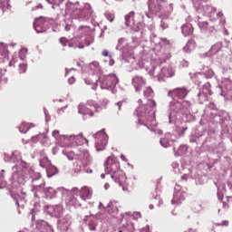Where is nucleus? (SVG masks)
Listing matches in <instances>:
<instances>
[{
	"mask_svg": "<svg viewBox=\"0 0 232 232\" xmlns=\"http://www.w3.org/2000/svg\"><path fill=\"white\" fill-rule=\"evenodd\" d=\"M34 27L37 34H43L48 30V21L44 18H40L34 23Z\"/></svg>",
	"mask_w": 232,
	"mask_h": 232,
	"instance_id": "5",
	"label": "nucleus"
},
{
	"mask_svg": "<svg viewBox=\"0 0 232 232\" xmlns=\"http://www.w3.org/2000/svg\"><path fill=\"white\" fill-rule=\"evenodd\" d=\"M77 65H78V66H81V63H78Z\"/></svg>",
	"mask_w": 232,
	"mask_h": 232,
	"instance_id": "51",
	"label": "nucleus"
},
{
	"mask_svg": "<svg viewBox=\"0 0 232 232\" xmlns=\"http://www.w3.org/2000/svg\"><path fill=\"white\" fill-rule=\"evenodd\" d=\"M119 83V78H117V75L115 74H110L108 76H105L103 80V84L107 86V88H112V86H117Z\"/></svg>",
	"mask_w": 232,
	"mask_h": 232,
	"instance_id": "8",
	"label": "nucleus"
},
{
	"mask_svg": "<svg viewBox=\"0 0 232 232\" xmlns=\"http://www.w3.org/2000/svg\"><path fill=\"white\" fill-rule=\"evenodd\" d=\"M59 130H53V135H58Z\"/></svg>",
	"mask_w": 232,
	"mask_h": 232,
	"instance_id": "44",
	"label": "nucleus"
},
{
	"mask_svg": "<svg viewBox=\"0 0 232 232\" xmlns=\"http://www.w3.org/2000/svg\"><path fill=\"white\" fill-rule=\"evenodd\" d=\"M160 142L163 148H169L170 146L169 139L161 138Z\"/></svg>",
	"mask_w": 232,
	"mask_h": 232,
	"instance_id": "21",
	"label": "nucleus"
},
{
	"mask_svg": "<svg viewBox=\"0 0 232 232\" xmlns=\"http://www.w3.org/2000/svg\"><path fill=\"white\" fill-rule=\"evenodd\" d=\"M0 50H1V47H0Z\"/></svg>",
	"mask_w": 232,
	"mask_h": 232,
	"instance_id": "53",
	"label": "nucleus"
},
{
	"mask_svg": "<svg viewBox=\"0 0 232 232\" xmlns=\"http://www.w3.org/2000/svg\"><path fill=\"white\" fill-rule=\"evenodd\" d=\"M65 29H66V30H70V25H66V26H65Z\"/></svg>",
	"mask_w": 232,
	"mask_h": 232,
	"instance_id": "46",
	"label": "nucleus"
},
{
	"mask_svg": "<svg viewBox=\"0 0 232 232\" xmlns=\"http://www.w3.org/2000/svg\"><path fill=\"white\" fill-rule=\"evenodd\" d=\"M32 218H33V220H35V216H33Z\"/></svg>",
	"mask_w": 232,
	"mask_h": 232,
	"instance_id": "50",
	"label": "nucleus"
},
{
	"mask_svg": "<svg viewBox=\"0 0 232 232\" xmlns=\"http://www.w3.org/2000/svg\"><path fill=\"white\" fill-rule=\"evenodd\" d=\"M50 164V161L48 160V158H44L40 160V166L41 168H46Z\"/></svg>",
	"mask_w": 232,
	"mask_h": 232,
	"instance_id": "22",
	"label": "nucleus"
},
{
	"mask_svg": "<svg viewBox=\"0 0 232 232\" xmlns=\"http://www.w3.org/2000/svg\"><path fill=\"white\" fill-rule=\"evenodd\" d=\"M75 77L72 76L71 78H69L68 82L69 84H75Z\"/></svg>",
	"mask_w": 232,
	"mask_h": 232,
	"instance_id": "35",
	"label": "nucleus"
},
{
	"mask_svg": "<svg viewBox=\"0 0 232 232\" xmlns=\"http://www.w3.org/2000/svg\"><path fill=\"white\" fill-rule=\"evenodd\" d=\"M144 94L146 95V92H144Z\"/></svg>",
	"mask_w": 232,
	"mask_h": 232,
	"instance_id": "52",
	"label": "nucleus"
},
{
	"mask_svg": "<svg viewBox=\"0 0 232 232\" xmlns=\"http://www.w3.org/2000/svg\"><path fill=\"white\" fill-rule=\"evenodd\" d=\"M105 171L111 175V178L122 186L123 189L128 186V178L124 171L121 170V163L115 156H109L104 163Z\"/></svg>",
	"mask_w": 232,
	"mask_h": 232,
	"instance_id": "1",
	"label": "nucleus"
},
{
	"mask_svg": "<svg viewBox=\"0 0 232 232\" xmlns=\"http://www.w3.org/2000/svg\"><path fill=\"white\" fill-rule=\"evenodd\" d=\"M125 24L130 28L135 26V13L133 11L125 15Z\"/></svg>",
	"mask_w": 232,
	"mask_h": 232,
	"instance_id": "11",
	"label": "nucleus"
},
{
	"mask_svg": "<svg viewBox=\"0 0 232 232\" xmlns=\"http://www.w3.org/2000/svg\"><path fill=\"white\" fill-rule=\"evenodd\" d=\"M8 4L7 3H5V2H1L0 1V8L3 10V12H5L6 11V8H8Z\"/></svg>",
	"mask_w": 232,
	"mask_h": 232,
	"instance_id": "30",
	"label": "nucleus"
},
{
	"mask_svg": "<svg viewBox=\"0 0 232 232\" xmlns=\"http://www.w3.org/2000/svg\"><path fill=\"white\" fill-rule=\"evenodd\" d=\"M66 204L68 206H74L76 208L81 207L79 199H77L73 194H70L67 196Z\"/></svg>",
	"mask_w": 232,
	"mask_h": 232,
	"instance_id": "12",
	"label": "nucleus"
},
{
	"mask_svg": "<svg viewBox=\"0 0 232 232\" xmlns=\"http://www.w3.org/2000/svg\"><path fill=\"white\" fill-rule=\"evenodd\" d=\"M90 68H91L92 70H93V68H99V63H92L90 64Z\"/></svg>",
	"mask_w": 232,
	"mask_h": 232,
	"instance_id": "36",
	"label": "nucleus"
},
{
	"mask_svg": "<svg viewBox=\"0 0 232 232\" xmlns=\"http://www.w3.org/2000/svg\"><path fill=\"white\" fill-rule=\"evenodd\" d=\"M160 75L161 77H167V78L173 77L174 75L173 69L163 67L160 71Z\"/></svg>",
	"mask_w": 232,
	"mask_h": 232,
	"instance_id": "13",
	"label": "nucleus"
},
{
	"mask_svg": "<svg viewBox=\"0 0 232 232\" xmlns=\"http://www.w3.org/2000/svg\"><path fill=\"white\" fill-rule=\"evenodd\" d=\"M101 137L100 140L96 141L95 148L97 151H102L104 148H106V145L108 144V139L106 134L104 132L101 131L96 134V138Z\"/></svg>",
	"mask_w": 232,
	"mask_h": 232,
	"instance_id": "6",
	"label": "nucleus"
},
{
	"mask_svg": "<svg viewBox=\"0 0 232 232\" xmlns=\"http://www.w3.org/2000/svg\"><path fill=\"white\" fill-rule=\"evenodd\" d=\"M32 126H34V124L23 122L19 127V130L21 131V133H26L28 131V130H30V128H32Z\"/></svg>",
	"mask_w": 232,
	"mask_h": 232,
	"instance_id": "19",
	"label": "nucleus"
},
{
	"mask_svg": "<svg viewBox=\"0 0 232 232\" xmlns=\"http://www.w3.org/2000/svg\"><path fill=\"white\" fill-rule=\"evenodd\" d=\"M72 135L71 136H62L61 137V141L63 142L62 146H70V144H73V140H72Z\"/></svg>",
	"mask_w": 232,
	"mask_h": 232,
	"instance_id": "16",
	"label": "nucleus"
},
{
	"mask_svg": "<svg viewBox=\"0 0 232 232\" xmlns=\"http://www.w3.org/2000/svg\"><path fill=\"white\" fill-rule=\"evenodd\" d=\"M132 85L135 88L136 92H140L146 86V78L136 75L132 79Z\"/></svg>",
	"mask_w": 232,
	"mask_h": 232,
	"instance_id": "7",
	"label": "nucleus"
},
{
	"mask_svg": "<svg viewBox=\"0 0 232 232\" xmlns=\"http://www.w3.org/2000/svg\"><path fill=\"white\" fill-rule=\"evenodd\" d=\"M92 43H93V37H92L91 35H87L85 38V45L90 46Z\"/></svg>",
	"mask_w": 232,
	"mask_h": 232,
	"instance_id": "26",
	"label": "nucleus"
},
{
	"mask_svg": "<svg viewBox=\"0 0 232 232\" xmlns=\"http://www.w3.org/2000/svg\"><path fill=\"white\" fill-rule=\"evenodd\" d=\"M49 5H53V6L59 5L61 3H63L64 0H46Z\"/></svg>",
	"mask_w": 232,
	"mask_h": 232,
	"instance_id": "25",
	"label": "nucleus"
},
{
	"mask_svg": "<svg viewBox=\"0 0 232 232\" xmlns=\"http://www.w3.org/2000/svg\"><path fill=\"white\" fill-rule=\"evenodd\" d=\"M102 55H103V57H108V55H110V53H108V50H103Z\"/></svg>",
	"mask_w": 232,
	"mask_h": 232,
	"instance_id": "37",
	"label": "nucleus"
},
{
	"mask_svg": "<svg viewBox=\"0 0 232 232\" xmlns=\"http://www.w3.org/2000/svg\"><path fill=\"white\" fill-rule=\"evenodd\" d=\"M168 95L172 99H186L188 97V90L186 88H176L169 91Z\"/></svg>",
	"mask_w": 232,
	"mask_h": 232,
	"instance_id": "4",
	"label": "nucleus"
},
{
	"mask_svg": "<svg viewBox=\"0 0 232 232\" xmlns=\"http://www.w3.org/2000/svg\"><path fill=\"white\" fill-rule=\"evenodd\" d=\"M100 110L101 107H99L93 101H88L86 103H81L78 106L79 113H82V115H90L91 117H93L94 113Z\"/></svg>",
	"mask_w": 232,
	"mask_h": 232,
	"instance_id": "2",
	"label": "nucleus"
},
{
	"mask_svg": "<svg viewBox=\"0 0 232 232\" xmlns=\"http://www.w3.org/2000/svg\"><path fill=\"white\" fill-rule=\"evenodd\" d=\"M37 179H33V184L34 186H35V188H41V186L44 184V180H43V178L41 177L40 173L37 174Z\"/></svg>",
	"mask_w": 232,
	"mask_h": 232,
	"instance_id": "17",
	"label": "nucleus"
},
{
	"mask_svg": "<svg viewBox=\"0 0 232 232\" xmlns=\"http://www.w3.org/2000/svg\"><path fill=\"white\" fill-rule=\"evenodd\" d=\"M72 144H76V146H82L84 138H82V134L79 135H72Z\"/></svg>",
	"mask_w": 232,
	"mask_h": 232,
	"instance_id": "14",
	"label": "nucleus"
},
{
	"mask_svg": "<svg viewBox=\"0 0 232 232\" xmlns=\"http://www.w3.org/2000/svg\"><path fill=\"white\" fill-rule=\"evenodd\" d=\"M60 43L63 44V46H67L68 44V40L65 37L60 38Z\"/></svg>",
	"mask_w": 232,
	"mask_h": 232,
	"instance_id": "33",
	"label": "nucleus"
},
{
	"mask_svg": "<svg viewBox=\"0 0 232 232\" xmlns=\"http://www.w3.org/2000/svg\"><path fill=\"white\" fill-rule=\"evenodd\" d=\"M153 121H155V118L153 117V114L146 116L147 124H150V122H153Z\"/></svg>",
	"mask_w": 232,
	"mask_h": 232,
	"instance_id": "29",
	"label": "nucleus"
},
{
	"mask_svg": "<svg viewBox=\"0 0 232 232\" xmlns=\"http://www.w3.org/2000/svg\"><path fill=\"white\" fill-rule=\"evenodd\" d=\"M227 207L231 208L232 207V196L227 197Z\"/></svg>",
	"mask_w": 232,
	"mask_h": 232,
	"instance_id": "31",
	"label": "nucleus"
},
{
	"mask_svg": "<svg viewBox=\"0 0 232 232\" xmlns=\"http://www.w3.org/2000/svg\"><path fill=\"white\" fill-rule=\"evenodd\" d=\"M101 177L102 179H106V174H102Z\"/></svg>",
	"mask_w": 232,
	"mask_h": 232,
	"instance_id": "45",
	"label": "nucleus"
},
{
	"mask_svg": "<svg viewBox=\"0 0 232 232\" xmlns=\"http://www.w3.org/2000/svg\"><path fill=\"white\" fill-rule=\"evenodd\" d=\"M84 15V9H81L79 5H75L72 7V19H81Z\"/></svg>",
	"mask_w": 232,
	"mask_h": 232,
	"instance_id": "10",
	"label": "nucleus"
},
{
	"mask_svg": "<svg viewBox=\"0 0 232 232\" xmlns=\"http://www.w3.org/2000/svg\"><path fill=\"white\" fill-rule=\"evenodd\" d=\"M121 159L122 160H125V161L128 160H126V156H124L123 154L121 155Z\"/></svg>",
	"mask_w": 232,
	"mask_h": 232,
	"instance_id": "42",
	"label": "nucleus"
},
{
	"mask_svg": "<svg viewBox=\"0 0 232 232\" xmlns=\"http://www.w3.org/2000/svg\"><path fill=\"white\" fill-rule=\"evenodd\" d=\"M198 26H199V28L206 30V28H208V22H199Z\"/></svg>",
	"mask_w": 232,
	"mask_h": 232,
	"instance_id": "32",
	"label": "nucleus"
},
{
	"mask_svg": "<svg viewBox=\"0 0 232 232\" xmlns=\"http://www.w3.org/2000/svg\"><path fill=\"white\" fill-rule=\"evenodd\" d=\"M11 197H12V198H14V200H15V204L19 208V195L14 193V192H11Z\"/></svg>",
	"mask_w": 232,
	"mask_h": 232,
	"instance_id": "27",
	"label": "nucleus"
},
{
	"mask_svg": "<svg viewBox=\"0 0 232 232\" xmlns=\"http://www.w3.org/2000/svg\"><path fill=\"white\" fill-rule=\"evenodd\" d=\"M182 34L184 35H189V34H191V28H189V26H188V25H183L182 26Z\"/></svg>",
	"mask_w": 232,
	"mask_h": 232,
	"instance_id": "23",
	"label": "nucleus"
},
{
	"mask_svg": "<svg viewBox=\"0 0 232 232\" xmlns=\"http://www.w3.org/2000/svg\"><path fill=\"white\" fill-rule=\"evenodd\" d=\"M99 82V79L92 80V78H86L85 79V84H88L89 86H92V90H97V87L99 86L97 84Z\"/></svg>",
	"mask_w": 232,
	"mask_h": 232,
	"instance_id": "15",
	"label": "nucleus"
},
{
	"mask_svg": "<svg viewBox=\"0 0 232 232\" xmlns=\"http://www.w3.org/2000/svg\"><path fill=\"white\" fill-rule=\"evenodd\" d=\"M148 105L150 106V108H155V106H157V103L154 100H149Z\"/></svg>",
	"mask_w": 232,
	"mask_h": 232,
	"instance_id": "34",
	"label": "nucleus"
},
{
	"mask_svg": "<svg viewBox=\"0 0 232 232\" xmlns=\"http://www.w3.org/2000/svg\"><path fill=\"white\" fill-rule=\"evenodd\" d=\"M161 27L163 30H166V28H168V25L166 24V23L161 22Z\"/></svg>",
	"mask_w": 232,
	"mask_h": 232,
	"instance_id": "41",
	"label": "nucleus"
},
{
	"mask_svg": "<svg viewBox=\"0 0 232 232\" xmlns=\"http://www.w3.org/2000/svg\"><path fill=\"white\" fill-rule=\"evenodd\" d=\"M9 66H14V63L10 62Z\"/></svg>",
	"mask_w": 232,
	"mask_h": 232,
	"instance_id": "48",
	"label": "nucleus"
},
{
	"mask_svg": "<svg viewBox=\"0 0 232 232\" xmlns=\"http://www.w3.org/2000/svg\"><path fill=\"white\" fill-rule=\"evenodd\" d=\"M100 208H102V202H100Z\"/></svg>",
	"mask_w": 232,
	"mask_h": 232,
	"instance_id": "49",
	"label": "nucleus"
},
{
	"mask_svg": "<svg viewBox=\"0 0 232 232\" xmlns=\"http://www.w3.org/2000/svg\"><path fill=\"white\" fill-rule=\"evenodd\" d=\"M92 196L93 190L90 187L84 186L80 189V198L82 200H90Z\"/></svg>",
	"mask_w": 232,
	"mask_h": 232,
	"instance_id": "9",
	"label": "nucleus"
},
{
	"mask_svg": "<svg viewBox=\"0 0 232 232\" xmlns=\"http://www.w3.org/2000/svg\"><path fill=\"white\" fill-rule=\"evenodd\" d=\"M106 17H107L108 21H110V23H113V21H115V14H113L111 13H108L106 14Z\"/></svg>",
	"mask_w": 232,
	"mask_h": 232,
	"instance_id": "28",
	"label": "nucleus"
},
{
	"mask_svg": "<svg viewBox=\"0 0 232 232\" xmlns=\"http://www.w3.org/2000/svg\"><path fill=\"white\" fill-rule=\"evenodd\" d=\"M20 59L23 61V59H24V57H23V55L20 54Z\"/></svg>",
	"mask_w": 232,
	"mask_h": 232,
	"instance_id": "47",
	"label": "nucleus"
},
{
	"mask_svg": "<svg viewBox=\"0 0 232 232\" xmlns=\"http://www.w3.org/2000/svg\"><path fill=\"white\" fill-rule=\"evenodd\" d=\"M71 191H72V193H79V188H72Z\"/></svg>",
	"mask_w": 232,
	"mask_h": 232,
	"instance_id": "40",
	"label": "nucleus"
},
{
	"mask_svg": "<svg viewBox=\"0 0 232 232\" xmlns=\"http://www.w3.org/2000/svg\"><path fill=\"white\" fill-rule=\"evenodd\" d=\"M146 90L147 92H153V90L150 87H148Z\"/></svg>",
	"mask_w": 232,
	"mask_h": 232,
	"instance_id": "43",
	"label": "nucleus"
},
{
	"mask_svg": "<svg viewBox=\"0 0 232 232\" xmlns=\"http://www.w3.org/2000/svg\"><path fill=\"white\" fill-rule=\"evenodd\" d=\"M221 50H222V45L220 44H216L211 47L209 53L211 55H216V53H218V52Z\"/></svg>",
	"mask_w": 232,
	"mask_h": 232,
	"instance_id": "18",
	"label": "nucleus"
},
{
	"mask_svg": "<svg viewBox=\"0 0 232 232\" xmlns=\"http://www.w3.org/2000/svg\"><path fill=\"white\" fill-rule=\"evenodd\" d=\"M229 221H222L221 223L218 224V226H228Z\"/></svg>",
	"mask_w": 232,
	"mask_h": 232,
	"instance_id": "38",
	"label": "nucleus"
},
{
	"mask_svg": "<svg viewBox=\"0 0 232 232\" xmlns=\"http://www.w3.org/2000/svg\"><path fill=\"white\" fill-rule=\"evenodd\" d=\"M28 65L26 63H20L19 64V72L20 73H26Z\"/></svg>",
	"mask_w": 232,
	"mask_h": 232,
	"instance_id": "24",
	"label": "nucleus"
},
{
	"mask_svg": "<svg viewBox=\"0 0 232 232\" xmlns=\"http://www.w3.org/2000/svg\"><path fill=\"white\" fill-rule=\"evenodd\" d=\"M208 0H192L194 6L198 10L202 6V3H208Z\"/></svg>",
	"mask_w": 232,
	"mask_h": 232,
	"instance_id": "20",
	"label": "nucleus"
},
{
	"mask_svg": "<svg viewBox=\"0 0 232 232\" xmlns=\"http://www.w3.org/2000/svg\"><path fill=\"white\" fill-rule=\"evenodd\" d=\"M168 3L167 0H149V10L150 14H159L162 6Z\"/></svg>",
	"mask_w": 232,
	"mask_h": 232,
	"instance_id": "3",
	"label": "nucleus"
},
{
	"mask_svg": "<svg viewBox=\"0 0 232 232\" xmlns=\"http://www.w3.org/2000/svg\"><path fill=\"white\" fill-rule=\"evenodd\" d=\"M122 102H118L116 103V106H118V110H121V108H122Z\"/></svg>",
	"mask_w": 232,
	"mask_h": 232,
	"instance_id": "39",
	"label": "nucleus"
}]
</instances>
